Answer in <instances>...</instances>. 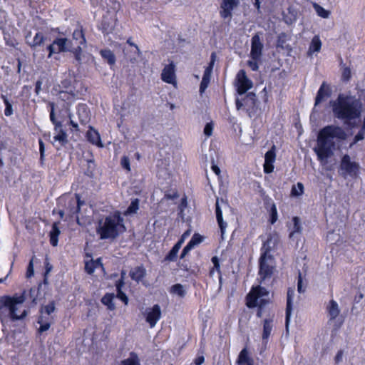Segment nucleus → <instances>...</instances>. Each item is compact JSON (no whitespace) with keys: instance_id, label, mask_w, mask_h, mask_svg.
<instances>
[{"instance_id":"60","label":"nucleus","mask_w":365,"mask_h":365,"mask_svg":"<svg viewBox=\"0 0 365 365\" xmlns=\"http://www.w3.org/2000/svg\"><path fill=\"white\" fill-rule=\"evenodd\" d=\"M257 61L258 60H254L252 58L251 61H249L247 62L248 66L250 67V68L252 71H257L258 69L259 66H258Z\"/></svg>"},{"instance_id":"20","label":"nucleus","mask_w":365,"mask_h":365,"mask_svg":"<svg viewBox=\"0 0 365 365\" xmlns=\"http://www.w3.org/2000/svg\"><path fill=\"white\" fill-rule=\"evenodd\" d=\"M78 119L82 124H86L90 120V111L84 104L78 105L77 108Z\"/></svg>"},{"instance_id":"51","label":"nucleus","mask_w":365,"mask_h":365,"mask_svg":"<svg viewBox=\"0 0 365 365\" xmlns=\"http://www.w3.org/2000/svg\"><path fill=\"white\" fill-rule=\"evenodd\" d=\"M364 135L365 129L361 128L360 131L355 135L354 142L350 145V146H352V145L356 143L357 142L364 140Z\"/></svg>"},{"instance_id":"26","label":"nucleus","mask_w":365,"mask_h":365,"mask_svg":"<svg viewBox=\"0 0 365 365\" xmlns=\"http://www.w3.org/2000/svg\"><path fill=\"white\" fill-rule=\"evenodd\" d=\"M272 320L270 319H264L263 324L262 341L264 344L267 343V340L272 330Z\"/></svg>"},{"instance_id":"4","label":"nucleus","mask_w":365,"mask_h":365,"mask_svg":"<svg viewBox=\"0 0 365 365\" xmlns=\"http://www.w3.org/2000/svg\"><path fill=\"white\" fill-rule=\"evenodd\" d=\"M125 230L123 218L118 211L100 220L96 227V232L100 236L101 240L115 239L120 232H123Z\"/></svg>"},{"instance_id":"57","label":"nucleus","mask_w":365,"mask_h":365,"mask_svg":"<svg viewBox=\"0 0 365 365\" xmlns=\"http://www.w3.org/2000/svg\"><path fill=\"white\" fill-rule=\"evenodd\" d=\"M212 130H213V126L212 125V123H207L205 126V128H204V133L205 135L207 136H210L212 133Z\"/></svg>"},{"instance_id":"35","label":"nucleus","mask_w":365,"mask_h":365,"mask_svg":"<svg viewBox=\"0 0 365 365\" xmlns=\"http://www.w3.org/2000/svg\"><path fill=\"white\" fill-rule=\"evenodd\" d=\"M139 209V200L134 199L131 201L127 210L124 212L123 215L125 216L135 214Z\"/></svg>"},{"instance_id":"45","label":"nucleus","mask_w":365,"mask_h":365,"mask_svg":"<svg viewBox=\"0 0 365 365\" xmlns=\"http://www.w3.org/2000/svg\"><path fill=\"white\" fill-rule=\"evenodd\" d=\"M68 51H71L74 54L75 58L78 62V63H81V46H80L79 45H76V47H75L74 49L69 50Z\"/></svg>"},{"instance_id":"38","label":"nucleus","mask_w":365,"mask_h":365,"mask_svg":"<svg viewBox=\"0 0 365 365\" xmlns=\"http://www.w3.org/2000/svg\"><path fill=\"white\" fill-rule=\"evenodd\" d=\"M313 7L317 15L323 19H328L331 12L317 3H313Z\"/></svg>"},{"instance_id":"24","label":"nucleus","mask_w":365,"mask_h":365,"mask_svg":"<svg viewBox=\"0 0 365 365\" xmlns=\"http://www.w3.org/2000/svg\"><path fill=\"white\" fill-rule=\"evenodd\" d=\"M59 224V222H54L52 225L51 230L49 232L50 242L54 247L57 246L58 241V237L61 234Z\"/></svg>"},{"instance_id":"7","label":"nucleus","mask_w":365,"mask_h":365,"mask_svg":"<svg viewBox=\"0 0 365 365\" xmlns=\"http://www.w3.org/2000/svg\"><path fill=\"white\" fill-rule=\"evenodd\" d=\"M359 169V165L355 162L351 161V158L348 155L343 156L340 165L341 174L346 177L347 175H354Z\"/></svg>"},{"instance_id":"43","label":"nucleus","mask_w":365,"mask_h":365,"mask_svg":"<svg viewBox=\"0 0 365 365\" xmlns=\"http://www.w3.org/2000/svg\"><path fill=\"white\" fill-rule=\"evenodd\" d=\"M56 131L58 132L57 135L54 136V140L58 141L61 145L65 144L67 142V135L61 128H58Z\"/></svg>"},{"instance_id":"52","label":"nucleus","mask_w":365,"mask_h":365,"mask_svg":"<svg viewBox=\"0 0 365 365\" xmlns=\"http://www.w3.org/2000/svg\"><path fill=\"white\" fill-rule=\"evenodd\" d=\"M38 292V290L36 289V288H31L29 290L30 298L31 299L32 302L34 304H36V303H37L36 296H37Z\"/></svg>"},{"instance_id":"23","label":"nucleus","mask_w":365,"mask_h":365,"mask_svg":"<svg viewBox=\"0 0 365 365\" xmlns=\"http://www.w3.org/2000/svg\"><path fill=\"white\" fill-rule=\"evenodd\" d=\"M53 317H46L44 315L39 316L38 319V323L40 324L38 332L42 333L43 331H47L50 328L51 324V323H53Z\"/></svg>"},{"instance_id":"37","label":"nucleus","mask_w":365,"mask_h":365,"mask_svg":"<svg viewBox=\"0 0 365 365\" xmlns=\"http://www.w3.org/2000/svg\"><path fill=\"white\" fill-rule=\"evenodd\" d=\"M55 309V303L52 301L48 304L41 307L40 316L52 317L51 314L54 312Z\"/></svg>"},{"instance_id":"5","label":"nucleus","mask_w":365,"mask_h":365,"mask_svg":"<svg viewBox=\"0 0 365 365\" xmlns=\"http://www.w3.org/2000/svg\"><path fill=\"white\" fill-rule=\"evenodd\" d=\"M269 301V292L260 286L253 287L247 296V306L252 308L262 307Z\"/></svg>"},{"instance_id":"47","label":"nucleus","mask_w":365,"mask_h":365,"mask_svg":"<svg viewBox=\"0 0 365 365\" xmlns=\"http://www.w3.org/2000/svg\"><path fill=\"white\" fill-rule=\"evenodd\" d=\"M117 291H118V293H117V297L121 299L125 304H128V299L127 297V296L125 295V294L124 292H122L121 290V287L120 284H117Z\"/></svg>"},{"instance_id":"55","label":"nucleus","mask_w":365,"mask_h":365,"mask_svg":"<svg viewBox=\"0 0 365 365\" xmlns=\"http://www.w3.org/2000/svg\"><path fill=\"white\" fill-rule=\"evenodd\" d=\"M120 163L123 168L126 169L128 171L130 170V160L127 156H123L122 158Z\"/></svg>"},{"instance_id":"31","label":"nucleus","mask_w":365,"mask_h":365,"mask_svg":"<svg viewBox=\"0 0 365 365\" xmlns=\"http://www.w3.org/2000/svg\"><path fill=\"white\" fill-rule=\"evenodd\" d=\"M322 47V41L318 36H314L309 45L308 55L312 56L314 52H319Z\"/></svg>"},{"instance_id":"56","label":"nucleus","mask_w":365,"mask_h":365,"mask_svg":"<svg viewBox=\"0 0 365 365\" xmlns=\"http://www.w3.org/2000/svg\"><path fill=\"white\" fill-rule=\"evenodd\" d=\"M193 247V242H188V244L183 248L180 257L183 258Z\"/></svg>"},{"instance_id":"48","label":"nucleus","mask_w":365,"mask_h":365,"mask_svg":"<svg viewBox=\"0 0 365 365\" xmlns=\"http://www.w3.org/2000/svg\"><path fill=\"white\" fill-rule=\"evenodd\" d=\"M271 244H272V239H268L264 244H263V246L262 247V250L263 252L262 254H265L266 253V257H270L269 255H268V252L270 251V250L272 249V246H271Z\"/></svg>"},{"instance_id":"29","label":"nucleus","mask_w":365,"mask_h":365,"mask_svg":"<svg viewBox=\"0 0 365 365\" xmlns=\"http://www.w3.org/2000/svg\"><path fill=\"white\" fill-rule=\"evenodd\" d=\"M145 274V269L143 266L136 267L130 272V277L136 282L140 281Z\"/></svg>"},{"instance_id":"53","label":"nucleus","mask_w":365,"mask_h":365,"mask_svg":"<svg viewBox=\"0 0 365 365\" xmlns=\"http://www.w3.org/2000/svg\"><path fill=\"white\" fill-rule=\"evenodd\" d=\"M342 79L344 81H349L351 78V70L348 67H344L341 74Z\"/></svg>"},{"instance_id":"12","label":"nucleus","mask_w":365,"mask_h":365,"mask_svg":"<svg viewBox=\"0 0 365 365\" xmlns=\"http://www.w3.org/2000/svg\"><path fill=\"white\" fill-rule=\"evenodd\" d=\"M263 44L259 34H256L252 37L250 56L254 60H259L262 53Z\"/></svg>"},{"instance_id":"1","label":"nucleus","mask_w":365,"mask_h":365,"mask_svg":"<svg viewBox=\"0 0 365 365\" xmlns=\"http://www.w3.org/2000/svg\"><path fill=\"white\" fill-rule=\"evenodd\" d=\"M346 138V133L339 126L328 125L319 132L314 150L322 165L327 164L328 158L333 155L336 144Z\"/></svg>"},{"instance_id":"13","label":"nucleus","mask_w":365,"mask_h":365,"mask_svg":"<svg viewBox=\"0 0 365 365\" xmlns=\"http://www.w3.org/2000/svg\"><path fill=\"white\" fill-rule=\"evenodd\" d=\"M161 317V309L158 304H155L146 311L145 320L151 328L154 327Z\"/></svg>"},{"instance_id":"59","label":"nucleus","mask_w":365,"mask_h":365,"mask_svg":"<svg viewBox=\"0 0 365 365\" xmlns=\"http://www.w3.org/2000/svg\"><path fill=\"white\" fill-rule=\"evenodd\" d=\"M287 38V35L284 33H282L278 36L277 44L279 46H283V44L285 43Z\"/></svg>"},{"instance_id":"41","label":"nucleus","mask_w":365,"mask_h":365,"mask_svg":"<svg viewBox=\"0 0 365 365\" xmlns=\"http://www.w3.org/2000/svg\"><path fill=\"white\" fill-rule=\"evenodd\" d=\"M101 54L103 58L107 60L108 63L110 65H113L115 62V57L113 53L108 49L102 50L101 51Z\"/></svg>"},{"instance_id":"34","label":"nucleus","mask_w":365,"mask_h":365,"mask_svg":"<svg viewBox=\"0 0 365 365\" xmlns=\"http://www.w3.org/2000/svg\"><path fill=\"white\" fill-rule=\"evenodd\" d=\"M182 244V240H179L170 251L166 256L165 259L168 261H175L177 258V255L179 252Z\"/></svg>"},{"instance_id":"28","label":"nucleus","mask_w":365,"mask_h":365,"mask_svg":"<svg viewBox=\"0 0 365 365\" xmlns=\"http://www.w3.org/2000/svg\"><path fill=\"white\" fill-rule=\"evenodd\" d=\"M127 43L132 47V51H130L132 55H129L128 53H125V55L130 60V61L134 62L140 55V49L137 45L132 42L131 38L128 39Z\"/></svg>"},{"instance_id":"16","label":"nucleus","mask_w":365,"mask_h":365,"mask_svg":"<svg viewBox=\"0 0 365 365\" xmlns=\"http://www.w3.org/2000/svg\"><path fill=\"white\" fill-rule=\"evenodd\" d=\"M86 43V39L83 34L82 31L75 30L73 33V37L71 39H68V51L74 49L76 45L81 46Z\"/></svg>"},{"instance_id":"19","label":"nucleus","mask_w":365,"mask_h":365,"mask_svg":"<svg viewBox=\"0 0 365 365\" xmlns=\"http://www.w3.org/2000/svg\"><path fill=\"white\" fill-rule=\"evenodd\" d=\"M294 296V289L289 288L287 296V308H286V328L288 329V325L290 319L291 312L292 309V300Z\"/></svg>"},{"instance_id":"25","label":"nucleus","mask_w":365,"mask_h":365,"mask_svg":"<svg viewBox=\"0 0 365 365\" xmlns=\"http://www.w3.org/2000/svg\"><path fill=\"white\" fill-rule=\"evenodd\" d=\"M216 217H217V222H218V225L220 226V231H221V234H222V236H223L225 232V230H226V227H227V223L225 222L222 220V210L220 207V203H219V200L217 199V201H216Z\"/></svg>"},{"instance_id":"22","label":"nucleus","mask_w":365,"mask_h":365,"mask_svg":"<svg viewBox=\"0 0 365 365\" xmlns=\"http://www.w3.org/2000/svg\"><path fill=\"white\" fill-rule=\"evenodd\" d=\"M86 135L89 142L98 147H103L100 134L96 130L93 129L92 127H90V129L87 132Z\"/></svg>"},{"instance_id":"30","label":"nucleus","mask_w":365,"mask_h":365,"mask_svg":"<svg viewBox=\"0 0 365 365\" xmlns=\"http://www.w3.org/2000/svg\"><path fill=\"white\" fill-rule=\"evenodd\" d=\"M237 362L240 365H254L253 360L250 357L247 349H243L240 351Z\"/></svg>"},{"instance_id":"27","label":"nucleus","mask_w":365,"mask_h":365,"mask_svg":"<svg viewBox=\"0 0 365 365\" xmlns=\"http://www.w3.org/2000/svg\"><path fill=\"white\" fill-rule=\"evenodd\" d=\"M76 200L73 199H70L68 201L69 205V213L70 215H73L75 213H77L80 211L81 206L84 203L83 201L81 200L80 197L78 195H76Z\"/></svg>"},{"instance_id":"10","label":"nucleus","mask_w":365,"mask_h":365,"mask_svg":"<svg viewBox=\"0 0 365 365\" xmlns=\"http://www.w3.org/2000/svg\"><path fill=\"white\" fill-rule=\"evenodd\" d=\"M216 58H217L216 53L215 52L212 53L211 56H210V65L208 67L206 68V69L204 72L203 76H202V81L200 83V92L201 93H202L208 86V84L210 81V77H211V73L212 71L213 66L215 64Z\"/></svg>"},{"instance_id":"63","label":"nucleus","mask_w":365,"mask_h":365,"mask_svg":"<svg viewBox=\"0 0 365 365\" xmlns=\"http://www.w3.org/2000/svg\"><path fill=\"white\" fill-rule=\"evenodd\" d=\"M200 237L198 235H194L189 242H193V247L200 243Z\"/></svg>"},{"instance_id":"62","label":"nucleus","mask_w":365,"mask_h":365,"mask_svg":"<svg viewBox=\"0 0 365 365\" xmlns=\"http://www.w3.org/2000/svg\"><path fill=\"white\" fill-rule=\"evenodd\" d=\"M343 355H344L343 351L339 350V351L337 352V354H336V356H335V358H334V361H335V363H336V364H339V363H340V362H341V361H342V359H343Z\"/></svg>"},{"instance_id":"2","label":"nucleus","mask_w":365,"mask_h":365,"mask_svg":"<svg viewBox=\"0 0 365 365\" xmlns=\"http://www.w3.org/2000/svg\"><path fill=\"white\" fill-rule=\"evenodd\" d=\"M335 117L350 123L361 116L363 110L362 103L355 97L339 95L335 101L330 102Z\"/></svg>"},{"instance_id":"11","label":"nucleus","mask_w":365,"mask_h":365,"mask_svg":"<svg viewBox=\"0 0 365 365\" xmlns=\"http://www.w3.org/2000/svg\"><path fill=\"white\" fill-rule=\"evenodd\" d=\"M45 39L44 34L40 31L36 32L34 34L31 31H29L25 36L26 43L34 49L41 46Z\"/></svg>"},{"instance_id":"3","label":"nucleus","mask_w":365,"mask_h":365,"mask_svg":"<svg viewBox=\"0 0 365 365\" xmlns=\"http://www.w3.org/2000/svg\"><path fill=\"white\" fill-rule=\"evenodd\" d=\"M26 297L23 293L20 296L13 297L4 296L0 297V319L3 327L7 322V318L10 317L12 321L19 320L25 318L28 314L26 309L20 312Z\"/></svg>"},{"instance_id":"6","label":"nucleus","mask_w":365,"mask_h":365,"mask_svg":"<svg viewBox=\"0 0 365 365\" xmlns=\"http://www.w3.org/2000/svg\"><path fill=\"white\" fill-rule=\"evenodd\" d=\"M274 267L271 257H266V253L262 254L259 259V274L262 279L270 277L272 274Z\"/></svg>"},{"instance_id":"54","label":"nucleus","mask_w":365,"mask_h":365,"mask_svg":"<svg viewBox=\"0 0 365 365\" xmlns=\"http://www.w3.org/2000/svg\"><path fill=\"white\" fill-rule=\"evenodd\" d=\"M76 222L81 226H86L87 225H90L91 223L90 218H79L78 216L76 217Z\"/></svg>"},{"instance_id":"33","label":"nucleus","mask_w":365,"mask_h":365,"mask_svg":"<svg viewBox=\"0 0 365 365\" xmlns=\"http://www.w3.org/2000/svg\"><path fill=\"white\" fill-rule=\"evenodd\" d=\"M100 267H102L103 264L101 263V259L98 258L95 261L91 260L90 262H87L85 265V269L86 271L91 274L94 272L95 269Z\"/></svg>"},{"instance_id":"61","label":"nucleus","mask_w":365,"mask_h":365,"mask_svg":"<svg viewBox=\"0 0 365 365\" xmlns=\"http://www.w3.org/2000/svg\"><path fill=\"white\" fill-rule=\"evenodd\" d=\"M297 289L299 293H303L305 291V289L302 287V279L301 276V273L299 274L298 282H297Z\"/></svg>"},{"instance_id":"40","label":"nucleus","mask_w":365,"mask_h":365,"mask_svg":"<svg viewBox=\"0 0 365 365\" xmlns=\"http://www.w3.org/2000/svg\"><path fill=\"white\" fill-rule=\"evenodd\" d=\"M115 296L113 294H106L101 299L103 304L108 307L110 310L115 309V304L113 302Z\"/></svg>"},{"instance_id":"8","label":"nucleus","mask_w":365,"mask_h":365,"mask_svg":"<svg viewBox=\"0 0 365 365\" xmlns=\"http://www.w3.org/2000/svg\"><path fill=\"white\" fill-rule=\"evenodd\" d=\"M68 39L66 38H58L55 39L53 43L47 47L49 52L48 57L51 58L54 53L68 51Z\"/></svg>"},{"instance_id":"58","label":"nucleus","mask_w":365,"mask_h":365,"mask_svg":"<svg viewBox=\"0 0 365 365\" xmlns=\"http://www.w3.org/2000/svg\"><path fill=\"white\" fill-rule=\"evenodd\" d=\"M34 264H33V259L29 262L28 268H27V272H26V277L28 278L32 277L34 275Z\"/></svg>"},{"instance_id":"44","label":"nucleus","mask_w":365,"mask_h":365,"mask_svg":"<svg viewBox=\"0 0 365 365\" xmlns=\"http://www.w3.org/2000/svg\"><path fill=\"white\" fill-rule=\"evenodd\" d=\"M1 98L3 99L4 103L6 106V108L4 110L5 115H6V116L11 115L13 114V109H12L11 104L10 103V102L9 101V100L6 96L2 95Z\"/></svg>"},{"instance_id":"64","label":"nucleus","mask_w":365,"mask_h":365,"mask_svg":"<svg viewBox=\"0 0 365 365\" xmlns=\"http://www.w3.org/2000/svg\"><path fill=\"white\" fill-rule=\"evenodd\" d=\"M205 361V358L203 356H197L195 359V365H202Z\"/></svg>"},{"instance_id":"36","label":"nucleus","mask_w":365,"mask_h":365,"mask_svg":"<svg viewBox=\"0 0 365 365\" xmlns=\"http://www.w3.org/2000/svg\"><path fill=\"white\" fill-rule=\"evenodd\" d=\"M170 293L180 297H184L186 294V290L180 284H176L171 287Z\"/></svg>"},{"instance_id":"50","label":"nucleus","mask_w":365,"mask_h":365,"mask_svg":"<svg viewBox=\"0 0 365 365\" xmlns=\"http://www.w3.org/2000/svg\"><path fill=\"white\" fill-rule=\"evenodd\" d=\"M271 220L270 222L274 224L277 220V210L275 204H272L270 210Z\"/></svg>"},{"instance_id":"17","label":"nucleus","mask_w":365,"mask_h":365,"mask_svg":"<svg viewBox=\"0 0 365 365\" xmlns=\"http://www.w3.org/2000/svg\"><path fill=\"white\" fill-rule=\"evenodd\" d=\"M330 95L331 90L329 85H327L326 82H323L317 92L315 98V106H317L322 101H324L327 98L330 96Z\"/></svg>"},{"instance_id":"46","label":"nucleus","mask_w":365,"mask_h":365,"mask_svg":"<svg viewBox=\"0 0 365 365\" xmlns=\"http://www.w3.org/2000/svg\"><path fill=\"white\" fill-rule=\"evenodd\" d=\"M50 105L51 106V113H50V119L52 121V123L55 125V130H57L58 128H61V123L60 122H57L56 120L53 103H51Z\"/></svg>"},{"instance_id":"9","label":"nucleus","mask_w":365,"mask_h":365,"mask_svg":"<svg viewBox=\"0 0 365 365\" xmlns=\"http://www.w3.org/2000/svg\"><path fill=\"white\" fill-rule=\"evenodd\" d=\"M252 86V81L247 77L245 71L240 70L237 75V90L239 94L245 93Z\"/></svg>"},{"instance_id":"15","label":"nucleus","mask_w":365,"mask_h":365,"mask_svg":"<svg viewBox=\"0 0 365 365\" xmlns=\"http://www.w3.org/2000/svg\"><path fill=\"white\" fill-rule=\"evenodd\" d=\"M275 159V146L274 145L264 155V171L265 173H271L273 172Z\"/></svg>"},{"instance_id":"49","label":"nucleus","mask_w":365,"mask_h":365,"mask_svg":"<svg viewBox=\"0 0 365 365\" xmlns=\"http://www.w3.org/2000/svg\"><path fill=\"white\" fill-rule=\"evenodd\" d=\"M256 100H257L256 96L253 93H248L247 95V96L245 97V98L244 99L245 104L250 103V106H253L255 105Z\"/></svg>"},{"instance_id":"18","label":"nucleus","mask_w":365,"mask_h":365,"mask_svg":"<svg viewBox=\"0 0 365 365\" xmlns=\"http://www.w3.org/2000/svg\"><path fill=\"white\" fill-rule=\"evenodd\" d=\"M162 80L168 83H174L175 81V66L173 63L165 66L161 74Z\"/></svg>"},{"instance_id":"42","label":"nucleus","mask_w":365,"mask_h":365,"mask_svg":"<svg viewBox=\"0 0 365 365\" xmlns=\"http://www.w3.org/2000/svg\"><path fill=\"white\" fill-rule=\"evenodd\" d=\"M304 192V185L302 182H297L292 187L291 195L292 196L299 197L301 196Z\"/></svg>"},{"instance_id":"14","label":"nucleus","mask_w":365,"mask_h":365,"mask_svg":"<svg viewBox=\"0 0 365 365\" xmlns=\"http://www.w3.org/2000/svg\"><path fill=\"white\" fill-rule=\"evenodd\" d=\"M239 4V0H222L221 4L220 16L224 19L231 18L232 11Z\"/></svg>"},{"instance_id":"21","label":"nucleus","mask_w":365,"mask_h":365,"mask_svg":"<svg viewBox=\"0 0 365 365\" xmlns=\"http://www.w3.org/2000/svg\"><path fill=\"white\" fill-rule=\"evenodd\" d=\"M290 230L289 238L293 239L295 235H299L302 232V228L300 224V219L298 217H294L292 220V225H289Z\"/></svg>"},{"instance_id":"39","label":"nucleus","mask_w":365,"mask_h":365,"mask_svg":"<svg viewBox=\"0 0 365 365\" xmlns=\"http://www.w3.org/2000/svg\"><path fill=\"white\" fill-rule=\"evenodd\" d=\"M121 365H140L136 354L131 352L130 356L121 361Z\"/></svg>"},{"instance_id":"32","label":"nucleus","mask_w":365,"mask_h":365,"mask_svg":"<svg viewBox=\"0 0 365 365\" xmlns=\"http://www.w3.org/2000/svg\"><path fill=\"white\" fill-rule=\"evenodd\" d=\"M327 311L331 319H334L340 313L339 305L334 300H331L327 306Z\"/></svg>"}]
</instances>
